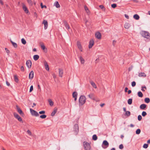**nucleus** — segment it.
<instances>
[{
  "label": "nucleus",
  "mask_w": 150,
  "mask_h": 150,
  "mask_svg": "<svg viewBox=\"0 0 150 150\" xmlns=\"http://www.w3.org/2000/svg\"><path fill=\"white\" fill-rule=\"evenodd\" d=\"M64 24L66 28L68 30L70 29V27L69 25L66 21H64Z\"/></svg>",
  "instance_id": "nucleus-12"
},
{
  "label": "nucleus",
  "mask_w": 150,
  "mask_h": 150,
  "mask_svg": "<svg viewBox=\"0 0 150 150\" xmlns=\"http://www.w3.org/2000/svg\"><path fill=\"white\" fill-rule=\"evenodd\" d=\"M79 101L80 105H83L85 103L86 101L85 97L84 96H81L80 97Z\"/></svg>",
  "instance_id": "nucleus-1"
},
{
  "label": "nucleus",
  "mask_w": 150,
  "mask_h": 150,
  "mask_svg": "<svg viewBox=\"0 0 150 150\" xmlns=\"http://www.w3.org/2000/svg\"><path fill=\"white\" fill-rule=\"evenodd\" d=\"M59 75H62L63 74V70L62 69H59Z\"/></svg>",
  "instance_id": "nucleus-37"
},
{
  "label": "nucleus",
  "mask_w": 150,
  "mask_h": 150,
  "mask_svg": "<svg viewBox=\"0 0 150 150\" xmlns=\"http://www.w3.org/2000/svg\"><path fill=\"white\" fill-rule=\"evenodd\" d=\"M6 85L8 86H9L10 85V83L8 81H6Z\"/></svg>",
  "instance_id": "nucleus-58"
},
{
  "label": "nucleus",
  "mask_w": 150,
  "mask_h": 150,
  "mask_svg": "<svg viewBox=\"0 0 150 150\" xmlns=\"http://www.w3.org/2000/svg\"><path fill=\"white\" fill-rule=\"evenodd\" d=\"M29 75H34V72L33 71H31Z\"/></svg>",
  "instance_id": "nucleus-53"
},
{
  "label": "nucleus",
  "mask_w": 150,
  "mask_h": 150,
  "mask_svg": "<svg viewBox=\"0 0 150 150\" xmlns=\"http://www.w3.org/2000/svg\"><path fill=\"white\" fill-rule=\"evenodd\" d=\"M30 110L31 113L32 115L35 116L36 117L39 116V114L35 110H33L31 108H30Z\"/></svg>",
  "instance_id": "nucleus-4"
},
{
  "label": "nucleus",
  "mask_w": 150,
  "mask_h": 150,
  "mask_svg": "<svg viewBox=\"0 0 150 150\" xmlns=\"http://www.w3.org/2000/svg\"><path fill=\"white\" fill-rule=\"evenodd\" d=\"M11 42L12 45H13V46L15 48H16L17 47V45L16 43L13 42L12 41H11Z\"/></svg>",
  "instance_id": "nucleus-29"
},
{
  "label": "nucleus",
  "mask_w": 150,
  "mask_h": 150,
  "mask_svg": "<svg viewBox=\"0 0 150 150\" xmlns=\"http://www.w3.org/2000/svg\"><path fill=\"white\" fill-rule=\"evenodd\" d=\"M79 59L82 64L84 63L85 60L81 56H80L79 57Z\"/></svg>",
  "instance_id": "nucleus-23"
},
{
  "label": "nucleus",
  "mask_w": 150,
  "mask_h": 150,
  "mask_svg": "<svg viewBox=\"0 0 150 150\" xmlns=\"http://www.w3.org/2000/svg\"><path fill=\"white\" fill-rule=\"evenodd\" d=\"M26 64L28 68H30L32 65V62L31 61L29 60H27L26 61Z\"/></svg>",
  "instance_id": "nucleus-10"
},
{
  "label": "nucleus",
  "mask_w": 150,
  "mask_h": 150,
  "mask_svg": "<svg viewBox=\"0 0 150 150\" xmlns=\"http://www.w3.org/2000/svg\"><path fill=\"white\" fill-rule=\"evenodd\" d=\"M141 132V130L140 129H137L136 131V133L137 134H139Z\"/></svg>",
  "instance_id": "nucleus-38"
},
{
  "label": "nucleus",
  "mask_w": 150,
  "mask_h": 150,
  "mask_svg": "<svg viewBox=\"0 0 150 150\" xmlns=\"http://www.w3.org/2000/svg\"><path fill=\"white\" fill-rule=\"evenodd\" d=\"M29 76V78L30 79H32L33 78L34 76Z\"/></svg>",
  "instance_id": "nucleus-57"
},
{
  "label": "nucleus",
  "mask_w": 150,
  "mask_h": 150,
  "mask_svg": "<svg viewBox=\"0 0 150 150\" xmlns=\"http://www.w3.org/2000/svg\"><path fill=\"white\" fill-rule=\"evenodd\" d=\"M54 4L56 8H58L60 7V6L58 2L57 1L55 2Z\"/></svg>",
  "instance_id": "nucleus-30"
},
{
  "label": "nucleus",
  "mask_w": 150,
  "mask_h": 150,
  "mask_svg": "<svg viewBox=\"0 0 150 150\" xmlns=\"http://www.w3.org/2000/svg\"><path fill=\"white\" fill-rule=\"evenodd\" d=\"M146 104H143L141 105L140 106V108L142 110H144L146 108Z\"/></svg>",
  "instance_id": "nucleus-19"
},
{
  "label": "nucleus",
  "mask_w": 150,
  "mask_h": 150,
  "mask_svg": "<svg viewBox=\"0 0 150 150\" xmlns=\"http://www.w3.org/2000/svg\"><path fill=\"white\" fill-rule=\"evenodd\" d=\"M142 115L143 117H145L147 115V113L145 111H143L142 112Z\"/></svg>",
  "instance_id": "nucleus-39"
},
{
  "label": "nucleus",
  "mask_w": 150,
  "mask_h": 150,
  "mask_svg": "<svg viewBox=\"0 0 150 150\" xmlns=\"http://www.w3.org/2000/svg\"><path fill=\"white\" fill-rule=\"evenodd\" d=\"M136 84V82L134 81H133L132 83V87H134L135 86Z\"/></svg>",
  "instance_id": "nucleus-44"
},
{
  "label": "nucleus",
  "mask_w": 150,
  "mask_h": 150,
  "mask_svg": "<svg viewBox=\"0 0 150 150\" xmlns=\"http://www.w3.org/2000/svg\"><path fill=\"white\" fill-rule=\"evenodd\" d=\"M144 101L146 103H149L150 102V100L149 98H146L144 99Z\"/></svg>",
  "instance_id": "nucleus-27"
},
{
  "label": "nucleus",
  "mask_w": 150,
  "mask_h": 150,
  "mask_svg": "<svg viewBox=\"0 0 150 150\" xmlns=\"http://www.w3.org/2000/svg\"><path fill=\"white\" fill-rule=\"evenodd\" d=\"M94 141L96 140L97 139V137L96 134H94L92 137Z\"/></svg>",
  "instance_id": "nucleus-32"
},
{
  "label": "nucleus",
  "mask_w": 150,
  "mask_h": 150,
  "mask_svg": "<svg viewBox=\"0 0 150 150\" xmlns=\"http://www.w3.org/2000/svg\"><path fill=\"white\" fill-rule=\"evenodd\" d=\"M133 68V67L132 66H131L130 67H129V69H128V70H129V71H130V70H131Z\"/></svg>",
  "instance_id": "nucleus-55"
},
{
  "label": "nucleus",
  "mask_w": 150,
  "mask_h": 150,
  "mask_svg": "<svg viewBox=\"0 0 150 150\" xmlns=\"http://www.w3.org/2000/svg\"><path fill=\"white\" fill-rule=\"evenodd\" d=\"M44 64L46 69L47 71L49 70V67L47 62L45 61L44 62Z\"/></svg>",
  "instance_id": "nucleus-16"
},
{
  "label": "nucleus",
  "mask_w": 150,
  "mask_h": 150,
  "mask_svg": "<svg viewBox=\"0 0 150 150\" xmlns=\"http://www.w3.org/2000/svg\"><path fill=\"white\" fill-rule=\"evenodd\" d=\"M27 1L28 4H29L30 5H32V2L31 0H27Z\"/></svg>",
  "instance_id": "nucleus-47"
},
{
  "label": "nucleus",
  "mask_w": 150,
  "mask_h": 150,
  "mask_svg": "<svg viewBox=\"0 0 150 150\" xmlns=\"http://www.w3.org/2000/svg\"><path fill=\"white\" fill-rule=\"evenodd\" d=\"M133 1L136 3H137L138 2V1L137 0H133Z\"/></svg>",
  "instance_id": "nucleus-64"
},
{
  "label": "nucleus",
  "mask_w": 150,
  "mask_h": 150,
  "mask_svg": "<svg viewBox=\"0 0 150 150\" xmlns=\"http://www.w3.org/2000/svg\"><path fill=\"white\" fill-rule=\"evenodd\" d=\"M84 9L87 13H88L89 12V11L88 8L86 6H84Z\"/></svg>",
  "instance_id": "nucleus-35"
},
{
  "label": "nucleus",
  "mask_w": 150,
  "mask_h": 150,
  "mask_svg": "<svg viewBox=\"0 0 150 150\" xmlns=\"http://www.w3.org/2000/svg\"><path fill=\"white\" fill-rule=\"evenodd\" d=\"M123 148L124 146L123 144H121L119 146V148L120 149H122Z\"/></svg>",
  "instance_id": "nucleus-45"
},
{
  "label": "nucleus",
  "mask_w": 150,
  "mask_h": 150,
  "mask_svg": "<svg viewBox=\"0 0 150 150\" xmlns=\"http://www.w3.org/2000/svg\"><path fill=\"white\" fill-rule=\"evenodd\" d=\"M138 96L140 97H142L143 96V95L141 92L139 91L138 93Z\"/></svg>",
  "instance_id": "nucleus-28"
},
{
  "label": "nucleus",
  "mask_w": 150,
  "mask_h": 150,
  "mask_svg": "<svg viewBox=\"0 0 150 150\" xmlns=\"http://www.w3.org/2000/svg\"><path fill=\"white\" fill-rule=\"evenodd\" d=\"M88 96L90 98L93 99L94 98V94L93 93H91L88 95Z\"/></svg>",
  "instance_id": "nucleus-25"
},
{
  "label": "nucleus",
  "mask_w": 150,
  "mask_h": 150,
  "mask_svg": "<svg viewBox=\"0 0 150 150\" xmlns=\"http://www.w3.org/2000/svg\"><path fill=\"white\" fill-rule=\"evenodd\" d=\"M123 110L124 111V112H126L127 111L126 110V108H125V107L123 108Z\"/></svg>",
  "instance_id": "nucleus-63"
},
{
  "label": "nucleus",
  "mask_w": 150,
  "mask_h": 150,
  "mask_svg": "<svg viewBox=\"0 0 150 150\" xmlns=\"http://www.w3.org/2000/svg\"><path fill=\"white\" fill-rule=\"evenodd\" d=\"M132 99H131V98L129 99L127 101L129 105L131 104L132 103Z\"/></svg>",
  "instance_id": "nucleus-31"
},
{
  "label": "nucleus",
  "mask_w": 150,
  "mask_h": 150,
  "mask_svg": "<svg viewBox=\"0 0 150 150\" xmlns=\"http://www.w3.org/2000/svg\"><path fill=\"white\" fill-rule=\"evenodd\" d=\"M109 145L108 142L106 140H104L103 142L102 146L104 149H105Z\"/></svg>",
  "instance_id": "nucleus-5"
},
{
  "label": "nucleus",
  "mask_w": 150,
  "mask_h": 150,
  "mask_svg": "<svg viewBox=\"0 0 150 150\" xmlns=\"http://www.w3.org/2000/svg\"><path fill=\"white\" fill-rule=\"evenodd\" d=\"M142 36L150 40V34L147 32L143 31L142 32Z\"/></svg>",
  "instance_id": "nucleus-3"
},
{
  "label": "nucleus",
  "mask_w": 150,
  "mask_h": 150,
  "mask_svg": "<svg viewBox=\"0 0 150 150\" xmlns=\"http://www.w3.org/2000/svg\"><path fill=\"white\" fill-rule=\"evenodd\" d=\"M125 17L127 19H129V16L127 15V14H125Z\"/></svg>",
  "instance_id": "nucleus-59"
},
{
  "label": "nucleus",
  "mask_w": 150,
  "mask_h": 150,
  "mask_svg": "<svg viewBox=\"0 0 150 150\" xmlns=\"http://www.w3.org/2000/svg\"><path fill=\"white\" fill-rule=\"evenodd\" d=\"M131 115V112L130 111H127L126 112L125 115V116H127V117H128L130 116Z\"/></svg>",
  "instance_id": "nucleus-22"
},
{
  "label": "nucleus",
  "mask_w": 150,
  "mask_h": 150,
  "mask_svg": "<svg viewBox=\"0 0 150 150\" xmlns=\"http://www.w3.org/2000/svg\"><path fill=\"white\" fill-rule=\"evenodd\" d=\"M125 28L126 29H128L130 27V24L128 23H125Z\"/></svg>",
  "instance_id": "nucleus-20"
},
{
  "label": "nucleus",
  "mask_w": 150,
  "mask_h": 150,
  "mask_svg": "<svg viewBox=\"0 0 150 150\" xmlns=\"http://www.w3.org/2000/svg\"><path fill=\"white\" fill-rule=\"evenodd\" d=\"M99 7L100 8H101L102 9H104V10L105 9V8L104 6L103 5H100Z\"/></svg>",
  "instance_id": "nucleus-49"
},
{
  "label": "nucleus",
  "mask_w": 150,
  "mask_h": 150,
  "mask_svg": "<svg viewBox=\"0 0 150 150\" xmlns=\"http://www.w3.org/2000/svg\"><path fill=\"white\" fill-rule=\"evenodd\" d=\"M116 42V41H115V40H113V42H112V44H113V45L114 46H115V44Z\"/></svg>",
  "instance_id": "nucleus-54"
},
{
  "label": "nucleus",
  "mask_w": 150,
  "mask_h": 150,
  "mask_svg": "<svg viewBox=\"0 0 150 150\" xmlns=\"http://www.w3.org/2000/svg\"><path fill=\"white\" fill-rule=\"evenodd\" d=\"M46 117H47L46 115H41L40 116V117L42 119L45 118Z\"/></svg>",
  "instance_id": "nucleus-40"
},
{
  "label": "nucleus",
  "mask_w": 150,
  "mask_h": 150,
  "mask_svg": "<svg viewBox=\"0 0 150 150\" xmlns=\"http://www.w3.org/2000/svg\"><path fill=\"white\" fill-rule=\"evenodd\" d=\"M23 10L26 13H28L29 12L28 10L25 5H23Z\"/></svg>",
  "instance_id": "nucleus-14"
},
{
  "label": "nucleus",
  "mask_w": 150,
  "mask_h": 150,
  "mask_svg": "<svg viewBox=\"0 0 150 150\" xmlns=\"http://www.w3.org/2000/svg\"><path fill=\"white\" fill-rule=\"evenodd\" d=\"M128 88H127V87H126V88H125V92H127V90H128Z\"/></svg>",
  "instance_id": "nucleus-60"
},
{
  "label": "nucleus",
  "mask_w": 150,
  "mask_h": 150,
  "mask_svg": "<svg viewBox=\"0 0 150 150\" xmlns=\"http://www.w3.org/2000/svg\"><path fill=\"white\" fill-rule=\"evenodd\" d=\"M148 146V144H144L143 146V147L145 149H146L147 148Z\"/></svg>",
  "instance_id": "nucleus-41"
},
{
  "label": "nucleus",
  "mask_w": 150,
  "mask_h": 150,
  "mask_svg": "<svg viewBox=\"0 0 150 150\" xmlns=\"http://www.w3.org/2000/svg\"><path fill=\"white\" fill-rule=\"evenodd\" d=\"M48 102L49 103L50 105V106H52L54 105V103L51 99L48 100Z\"/></svg>",
  "instance_id": "nucleus-26"
},
{
  "label": "nucleus",
  "mask_w": 150,
  "mask_h": 150,
  "mask_svg": "<svg viewBox=\"0 0 150 150\" xmlns=\"http://www.w3.org/2000/svg\"><path fill=\"white\" fill-rule=\"evenodd\" d=\"M27 132L29 135H31V133L29 130H28Z\"/></svg>",
  "instance_id": "nucleus-56"
},
{
  "label": "nucleus",
  "mask_w": 150,
  "mask_h": 150,
  "mask_svg": "<svg viewBox=\"0 0 150 150\" xmlns=\"http://www.w3.org/2000/svg\"><path fill=\"white\" fill-rule=\"evenodd\" d=\"M42 23L44 25V29H46L48 27V23L47 21L45 20H43Z\"/></svg>",
  "instance_id": "nucleus-13"
},
{
  "label": "nucleus",
  "mask_w": 150,
  "mask_h": 150,
  "mask_svg": "<svg viewBox=\"0 0 150 150\" xmlns=\"http://www.w3.org/2000/svg\"><path fill=\"white\" fill-rule=\"evenodd\" d=\"M45 111H40L39 112V113L40 114H42L45 113Z\"/></svg>",
  "instance_id": "nucleus-50"
},
{
  "label": "nucleus",
  "mask_w": 150,
  "mask_h": 150,
  "mask_svg": "<svg viewBox=\"0 0 150 150\" xmlns=\"http://www.w3.org/2000/svg\"><path fill=\"white\" fill-rule=\"evenodd\" d=\"M21 41L23 44V45H25L26 44V41L24 38H22L21 40Z\"/></svg>",
  "instance_id": "nucleus-36"
},
{
  "label": "nucleus",
  "mask_w": 150,
  "mask_h": 150,
  "mask_svg": "<svg viewBox=\"0 0 150 150\" xmlns=\"http://www.w3.org/2000/svg\"><path fill=\"white\" fill-rule=\"evenodd\" d=\"M13 114L14 117L17 119L19 121L21 122L22 123H23L21 118L17 114L14 113Z\"/></svg>",
  "instance_id": "nucleus-6"
},
{
  "label": "nucleus",
  "mask_w": 150,
  "mask_h": 150,
  "mask_svg": "<svg viewBox=\"0 0 150 150\" xmlns=\"http://www.w3.org/2000/svg\"><path fill=\"white\" fill-rule=\"evenodd\" d=\"M0 3L2 5H3V2L2 1V0H0Z\"/></svg>",
  "instance_id": "nucleus-61"
},
{
  "label": "nucleus",
  "mask_w": 150,
  "mask_h": 150,
  "mask_svg": "<svg viewBox=\"0 0 150 150\" xmlns=\"http://www.w3.org/2000/svg\"><path fill=\"white\" fill-rule=\"evenodd\" d=\"M90 83L94 88H97V86L92 81L90 80Z\"/></svg>",
  "instance_id": "nucleus-18"
},
{
  "label": "nucleus",
  "mask_w": 150,
  "mask_h": 150,
  "mask_svg": "<svg viewBox=\"0 0 150 150\" xmlns=\"http://www.w3.org/2000/svg\"><path fill=\"white\" fill-rule=\"evenodd\" d=\"M74 131L76 132V133H77V132L79 131V128L78 125L76 124H75L74 125Z\"/></svg>",
  "instance_id": "nucleus-7"
},
{
  "label": "nucleus",
  "mask_w": 150,
  "mask_h": 150,
  "mask_svg": "<svg viewBox=\"0 0 150 150\" xmlns=\"http://www.w3.org/2000/svg\"><path fill=\"white\" fill-rule=\"evenodd\" d=\"M142 118V116L140 115H139L138 116V120L139 121H140Z\"/></svg>",
  "instance_id": "nucleus-42"
},
{
  "label": "nucleus",
  "mask_w": 150,
  "mask_h": 150,
  "mask_svg": "<svg viewBox=\"0 0 150 150\" xmlns=\"http://www.w3.org/2000/svg\"><path fill=\"white\" fill-rule=\"evenodd\" d=\"M5 50L6 51V53H7L8 55L9 53H10L9 50L7 48H5Z\"/></svg>",
  "instance_id": "nucleus-46"
},
{
  "label": "nucleus",
  "mask_w": 150,
  "mask_h": 150,
  "mask_svg": "<svg viewBox=\"0 0 150 150\" xmlns=\"http://www.w3.org/2000/svg\"><path fill=\"white\" fill-rule=\"evenodd\" d=\"M17 109L18 112L22 116L24 115V113L23 112L22 110L19 108L18 106L16 105Z\"/></svg>",
  "instance_id": "nucleus-11"
},
{
  "label": "nucleus",
  "mask_w": 150,
  "mask_h": 150,
  "mask_svg": "<svg viewBox=\"0 0 150 150\" xmlns=\"http://www.w3.org/2000/svg\"><path fill=\"white\" fill-rule=\"evenodd\" d=\"M33 90V86H31L30 89V92H31Z\"/></svg>",
  "instance_id": "nucleus-51"
},
{
  "label": "nucleus",
  "mask_w": 150,
  "mask_h": 150,
  "mask_svg": "<svg viewBox=\"0 0 150 150\" xmlns=\"http://www.w3.org/2000/svg\"><path fill=\"white\" fill-rule=\"evenodd\" d=\"M77 93L76 92H74L73 93L72 96L73 97H77Z\"/></svg>",
  "instance_id": "nucleus-33"
},
{
  "label": "nucleus",
  "mask_w": 150,
  "mask_h": 150,
  "mask_svg": "<svg viewBox=\"0 0 150 150\" xmlns=\"http://www.w3.org/2000/svg\"><path fill=\"white\" fill-rule=\"evenodd\" d=\"M131 91L130 90H129L128 91V94H129L131 93Z\"/></svg>",
  "instance_id": "nucleus-62"
},
{
  "label": "nucleus",
  "mask_w": 150,
  "mask_h": 150,
  "mask_svg": "<svg viewBox=\"0 0 150 150\" xmlns=\"http://www.w3.org/2000/svg\"><path fill=\"white\" fill-rule=\"evenodd\" d=\"M94 44V41L93 40H90L89 42L88 48L89 49L91 48Z\"/></svg>",
  "instance_id": "nucleus-8"
},
{
  "label": "nucleus",
  "mask_w": 150,
  "mask_h": 150,
  "mask_svg": "<svg viewBox=\"0 0 150 150\" xmlns=\"http://www.w3.org/2000/svg\"><path fill=\"white\" fill-rule=\"evenodd\" d=\"M83 145L85 150H91L90 145L88 142H84L83 143Z\"/></svg>",
  "instance_id": "nucleus-2"
},
{
  "label": "nucleus",
  "mask_w": 150,
  "mask_h": 150,
  "mask_svg": "<svg viewBox=\"0 0 150 150\" xmlns=\"http://www.w3.org/2000/svg\"><path fill=\"white\" fill-rule=\"evenodd\" d=\"M21 70L22 71H24L25 69L24 67L23 66H21L20 68Z\"/></svg>",
  "instance_id": "nucleus-52"
},
{
  "label": "nucleus",
  "mask_w": 150,
  "mask_h": 150,
  "mask_svg": "<svg viewBox=\"0 0 150 150\" xmlns=\"http://www.w3.org/2000/svg\"><path fill=\"white\" fill-rule=\"evenodd\" d=\"M96 37L98 39H100L101 38V35L100 33L98 32L96 33Z\"/></svg>",
  "instance_id": "nucleus-9"
},
{
  "label": "nucleus",
  "mask_w": 150,
  "mask_h": 150,
  "mask_svg": "<svg viewBox=\"0 0 150 150\" xmlns=\"http://www.w3.org/2000/svg\"><path fill=\"white\" fill-rule=\"evenodd\" d=\"M57 110V108L55 107L54 108V110L52 111L51 114V115L53 116L56 113Z\"/></svg>",
  "instance_id": "nucleus-17"
},
{
  "label": "nucleus",
  "mask_w": 150,
  "mask_h": 150,
  "mask_svg": "<svg viewBox=\"0 0 150 150\" xmlns=\"http://www.w3.org/2000/svg\"><path fill=\"white\" fill-rule=\"evenodd\" d=\"M41 47L42 48L43 50H44L45 48V45H44V44H43V43H42V45H41Z\"/></svg>",
  "instance_id": "nucleus-48"
},
{
  "label": "nucleus",
  "mask_w": 150,
  "mask_h": 150,
  "mask_svg": "<svg viewBox=\"0 0 150 150\" xmlns=\"http://www.w3.org/2000/svg\"><path fill=\"white\" fill-rule=\"evenodd\" d=\"M133 18L136 20H139V16L137 14L134 15L133 16Z\"/></svg>",
  "instance_id": "nucleus-24"
},
{
  "label": "nucleus",
  "mask_w": 150,
  "mask_h": 150,
  "mask_svg": "<svg viewBox=\"0 0 150 150\" xmlns=\"http://www.w3.org/2000/svg\"><path fill=\"white\" fill-rule=\"evenodd\" d=\"M77 45L78 48L80 50L81 52L82 51V47L79 42L78 41L77 42Z\"/></svg>",
  "instance_id": "nucleus-15"
},
{
  "label": "nucleus",
  "mask_w": 150,
  "mask_h": 150,
  "mask_svg": "<svg viewBox=\"0 0 150 150\" xmlns=\"http://www.w3.org/2000/svg\"><path fill=\"white\" fill-rule=\"evenodd\" d=\"M33 58L35 61H37L39 59V56L38 55H35L33 56Z\"/></svg>",
  "instance_id": "nucleus-21"
},
{
  "label": "nucleus",
  "mask_w": 150,
  "mask_h": 150,
  "mask_svg": "<svg viewBox=\"0 0 150 150\" xmlns=\"http://www.w3.org/2000/svg\"><path fill=\"white\" fill-rule=\"evenodd\" d=\"M117 6V4H113L111 5V7L112 8H115Z\"/></svg>",
  "instance_id": "nucleus-43"
},
{
  "label": "nucleus",
  "mask_w": 150,
  "mask_h": 150,
  "mask_svg": "<svg viewBox=\"0 0 150 150\" xmlns=\"http://www.w3.org/2000/svg\"><path fill=\"white\" fill-rule=\"evenodd\" d=\"M14 80L16 82L18 83V77L17 76H14Z\"/></svg>",
  "instance_id": "nucleus-34"
}]
</instances>
